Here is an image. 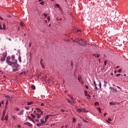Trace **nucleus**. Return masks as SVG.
Listing matches in <instances>:
<instances>
[{"label": "nucleus", "instance_id": "nucleus-1", "mask_svg": "<svg viewBox=\"0 0 128 128\" xmlns=\"http://www.w3.org/2000/svg\"><path fill=\"white\" fill-rule=\"evenodd\" d=\"M14 62H8L10 63V66H12V68L13 69V72H16L19 69H18V68L20 66L17 63L18 60H17L14 59Z\"/></svg>", "mask_w": 128, "mask_h": 128}, {"label": "nucleus", "instance_id": "nucleus-2", "mask_svg": "<svg viewBox=\"0 0 128 128\" xmlns=\"http://www.w3.org/2000/svg\"><path fill=\"white\" fill-rule=\"evenodd\" d=\"M109 88L111 90H110V93L117 92V90L113 88H112L111 87H110Z\"/></svg>", "mask_w": 128, "mask_h": 128}, {"label": "nucleus", "instance_id": "nucleus-3", "mask_svg": "<svg viewBox=\"0 0 128 128\" xmlns=\"http://www.w3.org/2000/svg\"><path fill=\"white\" fill-rule=\"evenodd\" d=\"M120 102H111L110 103V105H116L117 104H120Z\"/></svg>", "mask_w": 128, "mask_h": 128}, {"label": "nucleus", "instance_id": "nucleus-4", "mask_svg": "<svg viewBox=\"0 0 128 128\" xmlns=\"http://www.w3.org/2000/svg\"><path fill=\"white\" fill-rule=\"evenodd\" d=\"M10 56H8L6 58V62L9 65H10V63L8 61H10L9 60L10 59Z\"/></svg>", "mask_w": 128, "mask_h": 128}, {"label": "nucleus", "instance_id": "nucleus-5", "mask_svg": "<svg viewBox=\"0 0 128 128\" xmlns=\"http://www.w3.org/2000/svg\"><path fill=\"white\" fill-rule=\"evenodd\" d=\"M24 125H28L30 127H32V124L29 122H26L24 123Z\"/></svg>", "mask_w": 128, "mask_h": 128}, {"label": "nucleus", "instance_id": "nucleus-6", "mask_svg": "<svg viewBox=\"0 0 128 128\" xmlns=\"http://www.w3.org/2000/svg\"><path fill=\"white\" fill-rule=\"evenodd\" d=\"M6 112L4 111H3L2 113V116L1 120L2 121H3L4 120V118L5 116Z\"/></svg>", "mask_w": 128, "mask_h": 128}, {"label": "nucleus", "instance_id": "nucleus-7", "mask_svg": "<svg viewBox=\"0 0 128 128\" xmlns=\"http://www.w3.org/2000/svg\"><path fill=\"white\" fill-rule=\"evenodd\" d=\"M43 60V59L42 58H41L40 59V64L42 66V68H44V66L43 64V63L42 62V61Z\"/></svg>", "mask_w": 128, "mask_h": 128}, {"label": "nucleus", "instance_id": "nucleus-8", "mask_svg": "<svg viewBox=\"0 0 128 128\" xmlns=\"http://www.w3.org/2000/svg\"><path fill=\"white\" fill-rule=\"evenodd\" d=\"M7 53L6 52H5L3 53V55L2 56V57L3 58H6L7 56Z\"/></svg>", "mask_w": 128, "mask_h": 128}, {"label": "nucleus", "instance_id": "nucleus-9", "mask_svg": "<svg viewBox=\"0 0 128 128\" xmlns=\"http://www.w3.org/2000/svg\"><path fill=\"white\" fill-rule=\"evenodd\" d=\"M24 112V110H22L18 114V115H22L23 114Z\"/></svg>", "mask_w": 128, "mask_h": 128}, {"label": "nucleus", "instance_id": "nucleus-10", "mask_svg": "<svg viewBox=\"0 0 128 128\" xmlns=\"http://www.w3.org/2000/svg\"><path fill=\"white\" fill-rule=\"evenodd\" d=\"M4 120H6V121H8V114H6L5 118L4 119Z\"/></svg>", "mask_w": 128, "mask_h": 128}, {"label": "nucleus", "instance_id": "nucleus-11", "mask_svg": "<svg viewBox=\"0 0 128 128\" xmlns=\"http://www.w3.org/2000/svg\"><path fill=\"white\" fill-rule=\"evenodd\" d=\"M20 26L21 27H24L25 26V24L23 22L21 21L20 22Z\"/></svg>", "mask_w": 128, "mask_h": 128}, {"label": "nucleus", "instance_id": "nucleus-12", "mask_svg": "<svg viewBox=\"0 0 128 128\" xmlns=\"http://www.w3.org/2000/svg\"><path fill=\"white\" fill-rule=\"evenodd\" d=\"M92 55L98 58L100 56L99 54H93Z\"/></svg>", "mask_w": 128, "mask_h": 128}, {"label": "nucleus", "instance_id": "nucleus-13", "mask_svg": "<svg viewBox=\"0 0 128 128\" xmlns=\"http://www.w3.org/2000/svg\"><path fill=\"white\" fill-rule=\"evenodd\" d=\"M11 58L12 60V61H13L14 60L15 58V56L14 54H12L11 56Z\"/></svg>", "mask_w": 128, "mask_h": 128}, {"label": "nucleus", "instance_id": "nucleus-14", "mask_svg": "<svg viewBox=\"0 0 128 128\" xmlns=\"http://www.w3.org/2000/svg\"><path fill=\"white\" fill-rule=\"evenodd\" d=\"M40 121L42 124H45L46 122V121H45V120L44 121L42 118L40 120Z\"/></svg>", "mask_w": 128, "mask_h": 128}, {"label": "nucleus", "instance_id": "nucleus-15", "mask_svg": "<svg viewBox=\"0 0 128 128\" xmlns=\"http://www.w3.org/2000/svg\"><path fill=\"white\" fill-rule=\"evenodd\" d=\"M35 108L38 112H40L41 111H42L41 110L40 108Z\"/></svg>", "mask_w": 128, "mask_h": 128}, {"label": "nucleus", "instance_id": "nucleus-16", "mask_svg": "<svg viewBox=\"0 0 128 128\" xmlns=\"http://www.w3.org/2000/svg\"><path fill=\"white\" fill-rule=\"evenodd\" d=\"M49 116H49V114H47L46 115V118L45 120L46 121H47V120L48 119Z\"/></svg>", "mask_w": 128, "mask_h": 128}, {"label": "nucleus", "instance_id": "nucleus-17", "mask_svg": "<svg viewBox=\"0 0 128 128\" xmlns=\"http://www.w3.org/2000/svg\"><path fill=\"white\" fill-rule=\"evenodd\" d=\"M33 102H28L27 103V105H30L33 104Z\"/></svg>", "mask_w": 128, "mask_h": 128}, {"label": "nucleus", "instance_id": "nucleus-18", "mask_svg": "<svg viewBox=\"0 0 128 128\" xmlns=\"http://www.w3.org/2000/svg\"><path fill=\"white\" fill-rule=\"evenodd\" d=\"M3 27L2 28L3 30H4L6 29V24L5 23H4L3 24Z\"/></svg>", "mask_w": 128, "mask_h": 128}, {"label": "nucleus", "instance_id": "nucleus-19", "mask_svg": "<svg viewBox=\"0 0 128 128\" xmlns=\"http://www.w3.org/2000/svg\"><path fill=\"white\" fill-rule=\"evenodd\" d=\"M6 58H3V57H2V58L0 59V60L2 62H4Z\"/></svg>", "mask_w": 128, "mask_h": 128}, {"label": "nucleus", "instance_id": "nucleus-20", "mask_svg": "<svg viewBox=\"0 0 128 128\" xmlns=\"http://www.w3.org/2000/svg\"><path fill=\"white\" fill-rule=\"evenodd\" d=\"M74 42H76L79 44L80 43V42L78 40V38H76V40L73 41Z\"/></svg>", "mask_w": 128, "mask_h": 128}, {"label": "nucleus", "instance_id": "nucleus-21", "mask_svg": "<svg viewBox=\"0 0 128 128\" xmlns=\"http://www.w3.org/2000/svg\"><path fill=\"white\" fill-rule=\"evenodd\" d=\"M82 126V124L78 123V126L77 128H81V127Z\"/></svg>", "mask_w": 128, "mask_h": 128}, {"label": "nucleus", "instance_id": "nucleus-22", "mask_svg": "<svg viewBox=\"0 0 128 128\" xmlns=\"http://www.w3.org/2000/svg\"><path fill=\"white\" fill-rule=\"evenodd\" d=\"M77 111L79 112H80L82 111V109L78 108L77 109Z\"/></svg>", "mask_w": 128, "mask_h": 128}, {"label": "nucleus", "instance_id": "nucleus-23", "mask_svg": "<svg viewBox=\"0 0 128 128\" xmlns=\"http://www.w3.org/2000/svg\"><path fill=\"white\" fill-rule=\"evenodd\" d=\"M30 116H31L33 118H34L36 117V116L34 115L32 113L30 114Z\"/></svg>", "mask_w": 128, "mask_h": 128}, {"label": "nucleus", "instance_id": "nucleus-24", "mask_svg": "<svg viewBox=\"0 0 128 128\" xmlns=\"http://www.w3.org/2000/svg\"><path fill=\"white\" fill-rule=\"evenodd\" d=\"M36 125L38 126V127H40V126L42 125V124L40 123V122H39V123L38 124L37 123L36 124Z\"/></svg>", "mask_w": 128, "mask_h": 128}, {"label": "nucleus", "instance_id": "nucleus-25", "mask_svg": "<svg viewBox=\"0 0 128 128\" xmlns=\"http://www.w3.org/2000/svg\"><path fill=\"white\" fill-rule=\"evenodd\" d=\"M97 109L99 111V112L100 113H101L102 109H101V108H100V107H98L97 108Z\"/></svg>", "mask_w": 128, "mask_h": 128}, {"label": "nucleus", "instance_id": "nucleus-26", "mask_svg": "<svg viewBox=\"0 0 128 128\" xmlns=\"http://www.w3.org/2000/svg\"><path fill=\"white\" fill-rule=\"evenodd\" d=\"M80 45V46H84V47L86 46V44H84L82 43H80H80H79Z\"/></svg>", "mask_w": 128, "mask_h": 128}, {"label": "nucleus", "instance_id": "nucleus-27", "mask_svg": "<svg viewBox=\"0 0 128 128\" xmlns=\"http://www.w3.org/2000/svg\"><path fill=\"white\" fill-rule=\"evenodd\" d=\"M31 88L33 90H35L36 89V87L34 85H32V86Z\"/></svg>", "mask_w": 128, "mask_h": 128}, {"label": "nucleus", "instance_id": "nucleus-28", "mask_svg": "<svg viewBox=\"0 0 128 128\" xmlns=\"http://www.w3.org/2000/svg\"><path fill=\"white\" fill-rule=\"evenodd\" d=\"M18 60L20 62H22V60L21 59V57L20 56H19L18 57Z\"/></svg>", "mask_w": 128, "mask_h": 128}, {"label": "nucleus", "instance_id": "nucleus-29", "mask_svg": "<svg viewBox=\"0 0 128 128\" xmlns=\"http://www.w3.org/2000/svg\"><path fill=\"white\" fill-rule=\"evenodd\" d=\"M36 115V118L38 119L40 116L38 113H37Z\"/></svg>", "mask_w": 128, "mask_h": 128}, {"label": "nucleus", "instance_id": "nucleus-30", "mask_svg": "<svg viewBox=\"0 0 128 128\" xmlns=\"http://www.w3.org/2000/svg\"><path fill=\"white\" fill-rule=\"evenodd\" d=\"M95 105L97 106H99V103L98 102H96L94 103Z\"/></svg>", "mask_w": 128, "mask_h": 128}, {"label": "nucleus", "instance_id": "nucleus-31", "mask_svg": "<svg viewBox=\"0 0 128 128\" xmlns=\"http://www.w3.org/2000/svg\"><path fill=\"white\" fill-rule=\"evenodd\" d=\"M4 108H5V109L3 111H4L5 112H6V109H7L8 108V107L7 106V105H6H6L5 106Z\"/></svg>", "mask_w": 128, "mask_h": 128}, {"label": "nucleus", "instance_id": "nucleus-32", "mask_svg": "<svg viewBox=\"0 0 128 128\" xmlns=\"http://www.w3.org/2000/svg\"><path fill=\"white\" fill-rule=\"evenodd\" d=\"M44 1H42L41 2H40L39 3L40 4L42 5H44Z\"/></svg>", "mask_w": 128, "mask_h": 128}, {"label": "nucleus", "instance_id": "nucleus-33", "mask_svg": "<svg viewBox=\"0 0 128 128\" xmlns=\"http://www.w3.org/2000/svg\"><path fill=\"white\" fill-rule=\"evenodd\" d=\"M2 23L1 22L0 23V30H3L2 28Z\"/></svg>", "mask_w": 128, "mask_h": 128}, {"label": "nucleus", "instance_id": "nucleus-34", "mask_svg": "<svg viewBox=\"0 0 128 128\" xmlns=\"http://www.w3.org/2000/svg\"><path fill=\"white\" fill-rule=\"evenodd\" d=\"M118 73H122V70L121 69H120L118 70Z\"/></svg>", "mask_w": 128, "mask_h": 128}, {"label": "nucleus", "instance_id": "nucleus-35", "mask_svg": "<svg viewBox=\"0 0 128 128\" xmlns=\"http://www.w3.org/2000/svg\"><path fill=\"white\" fill-rule=\"evenodd\" d=\"M15 109L16 111H18L19 110V109L17 107L15 108Z\"/></svg>", "mask_w": 128, "mask_h": 128}, {"label": "nucleus", "instance_id": "nucleus-36", "mask_svg": "<svg viewBox=\"0 0 128 128\" xmlns=\"http://www.w3.org/2000/svg\"><path fill=\"white\" fill-rule=\"evenodd\" d=\"M55 5L58 8L60 7V5L58 4H55Z\"/></svg>", "mask_w": 128, "mask_h": 128}, {"label": "nucleus", "instance_id": "nucleus-37", "mask_svg": "<svg viewBox=\"0 0 128 128\" xmlns=\"http://www.w3.org/2000/svg\"><path fill=\"white\" fill-rule=\"evenodd\" d=\"M8 101H9L8 99L6 100V105H7L8 104Z\"/></svg>", "mask_w": 128, "mask_h": 128}, {"label": "nucleus", "instance_id": "nucleus-38", "mask_svg": "<svg viewBox=\"0 0 128 128\" xmlns=\"http://www.w3.org/2000/svg\"><path fill=\"white\" fill-rule=\"evenodd\" d=\"M67 100L69 103H70L71 104H72V103L69 99H68Z\"/></svg>", "mask_w": 128, "mask_h": 128}, {"label": "nucleus", "instance_id": "nucleus-39", "mask_svg": "<svg viewBox=\"0 0 128 128\" xmlns=\"http://www.w3.org/2000/svg\"><path fill=\"white\" fill-rule=\"evenodd\" d=\"M82 76H80V78H79V76H78V80H79V81L80 82V79H81L82 78Z\"/></svg>", "mask_w": 128, "mask_h": 128}, {"label": "nucleus", "instance_id": "nucleus-40", "mask_svg": "<svg viewBox=\"0 0 128 128\" xmlns=\"http://www.w3.org/2000/svg\"><path fill=\"white\" fill-rule=\"evenodd\" d=\"M99 86L100 87V88H101V87H102V84H101V83L100 82H99Z\"/></svg>", "mask_w": 128, "mask_h": 128}, {"label": "nucleus", "instance_id": "nucleus-41", "mask_svg": "<svg viewBox=\"0 0 128 128\" xmlns=\"http://www.w3.org/2000/svg\"><path fill=\"white\" fill-rule=\"evenodd\" d=\"M47 19L49 22H50V16H48L47 17Z\"/></svg>", "mask_w": 128, "mask_h": 128}, {"label": "nucleus", "instance_id": "nucleus-42", "mask_svg": "<svg viewBox=\"0 0 128 128\" xmlns=\"http://www.w3.org/2000/svg\"><path fill=\"white\" fill-rule=\"evenodd\" d=\"M5 97L6 98H10V96L8 95H6L5 96Z\"/></svg>", "mask_w": 128, "mask_h": 128}, {"label": "nucleus", "instance_id": "nucleus-43", "mask_svg": "<svg viewBox=\"0 0 128 128\" xmlns=\"http://www.w3.org/2000/svg\"><path fill=\"white\" fill-rule=\"evenodd\" d=\"M82 30H80L78 29L76 32H82Z\"/></svg>", "mask_w": 128, "mask_h": 128}, {"label": "nucleus", "instance_id": "nucleus-44", "mask_svg": "<svg viewBox=\"0 0 128 128\" xmlns=\"http://www.w3.org/2000/svg\"><path fill=\"white\" fill-rule=\"evenodd\" d=\"M76 119L74 117L73 118V122L74 123V122H75V121H76Z\"/></svg>", "mask_w": 128, "mask_h": 128}, {"label": "nucleus", "instance_id": "nucleus-45", "mask_svg": "<svg viewBox=\"0 0 128 128\" xmlns=\"http://www.w3.org/2000/svg\"><path fill=\"white\" fill-rule=\"evenodd\" d=\"M120 75V74H116V76L117 77L119 76Z\"/></svg>", "mask_w": 128, "mask_h": 128}, {"label": "nucleus", "instance_id": "nucleus-46", "mask_svg": "<svg viewBox=\"0 0 128 128\" xmlns=\"http://www.w3.org/2000/svg\"><path fill=\"white\" fill-rule=\"evenodd\" d=\"M12 116L14 120H16V118L15 116Z\"/></svg>", "mask_w": 128, "mask_h": 128}, {"label": "nucleus", "instance_id": "nucleus-47", "mask_svg": "<svg viewBox=\"0 0 128 128\" xmlns=\"http://www.w3.org/2000/svg\"><path fill=\"white\" fill-rule=\"evenodd\" d=\"M40 113L39 114V115L40 116H41V115H42L43 114V112L42 111H41L40 112Z\"/></svg>", "mask_w": 128, "mask_h": 128}, {"label": "nucleus", "instance_id": "nucleus-48", "mask_svg": "<svg viewBox=\"0 0 128 128\" xmlns=\"http://www.w3.org/2000/svg\"><path fill=\"white\" fill-rule=\"evenodd\" d=\"M107 64V61L106 60H105L104 61V66H106Z\"/></svg>", "mask_w": 128, "mask_h": 128}, {"label": "nucleus", "instance_id": "nucleus-49", "mask_svg": "<svg viewBox=\"0 0 128 128\" xmlns=\"http://www.w3.org/2000/svg\"><path fill=\"white\" fill-rule=\"evenodd\" d=\"M43 16H44L45 18H46L47 16V14L45 13H44L43 14Z\"/></svg>", "mask_w": 128, "mask_h": 128}, {"label": "nucleus", "instance_id": "nucleus-50", "mask_svg": "<svg viewBox=\"0 0 128 128\" xmlns=\"http://www.w3.org/2000/svg\"><path fill=\"white\" fill-rule=\"evenodd\" d=\"M36 110H34L33 111V113L34 114H35L36 115L37 114L36 113Z\"/></svg>", "mask_w": 128, "mask_h": 128}, {"label": "nucleus", "instance_id": "nucleus-51", "mask_svg": "<svg viewBox=\"0 0 128 128\" xmlns=\"http://www.w3.org/2000/svg\"><path fill=\"white\" fill-rule=\"evenodd\" d=\"M82 111H83V112H85V111H86V109L85 108H84L83 109H82Z\"/></svg>", "mask_w": 128, "mask_h": 128}, {"label": "nucleus", "instance_id": "nucleus-52", "mask_svg": "<svg viewBox=\"0 0 128 128\" xmlns=\"http://www.w3.org/2000/svg\"><path fill=\"white\" fill-rule=\"evenodd\" d=\"M25 109H26V110H29V108L28 107H25Z\"/></svg>", "mask_w": 128, "mask_h": 128}, {"label": "nucleus", "instance_id": "nucleus-53", "mask_svg": "<svg viewBox=\"0 0 128 128\" xmlns=\"http://www.w3.org/2000/svg\"><path fill=\"white\" fill-rule=\"evenodd\" d=\"M83 120L84 122H86V123H88V121H87V120H86L83 119Z\"/></svg>", "mask_w": 128, "mask_h": 128}, {"label": "nucleus", "instance_id": "nucleus-54", "mask_svg": "<svg viewBox=\"0 0 128 128\" xmlns=\"http://www.w3.org/2000/svg\"><path fill=\"white\" fill-rule=\"evenodd\" d=\"M35 121L38 122H39V120L38 119H36L35 120Z\"/></svg>", "mask_w": 128, "mask_h": 128}, {"label": "nucleus", "instance_id": "nucleus-55", "mask_svg": "<svg viewBox=\"0 0 128 128\" xmlns=\"http://www.w3.org/2000/svg\"><path fill=\"white\" fill-rule=\"evenodd\" d=\"M94 84L95 86H96V82L95 81H94Z\"/></svg>", "mask_w": 128, "mask_h": 128}, {"label": "nucleus", "instance_id": "nucleus-56", "mask_svg": "<svg viewBox=\"0 0 128 128\" xmlns=\"http://www.w3.org/2000/svg\"><path fill=\"white\" fill-rule=\"evenodd\" d=\"M12 97L11 98H10L9 99V101H10V102H11L12 100Z\"/></svg>", "mask_w": 128, "mask_h": 128}, {"label": "nucleus", "instance_id": "nucleus-57", "mask_svg": "<svg viewBox=\"0 0 128 128\" xmlns=\"http://www.w3.org/2000/svg\"><path fill=\"white\" fill-rule=\"evenodd\" d=\"M88 96L89 97L88 98L89 99H90L91 98V96L90 95H89L88 94Z\"/></svg>", "mask_w": 128, "mask_h": 128}, {"label": "nucleus", "instance_id": "nucleus-58", "mask_svg": "<svg viewBox=\"0 0 128 128\" xmlns=\"http://www.w3.org/2000/svg\"><path fill=\"white\" fill-rule=\"evenodd\" d=\"M29 47H30L31 46V42H30L29 44Z\"/></svg>", "mask_w": 128, "mask_h": 128}, {"label": "nucleus", "instance_id": "nucleus-59", "mask_svg": "<svg viewBox=\"0 0 128 128\" xmlns=\"http://www.w3.org/2000/svg\"><path fill=\"white\" fill-rule=\"evenodd\" d=\"M22 72H23V73L24 74H25L26 72L25 70H24Z\"/></svg>", "mask_w": 128, "mask_h": 128}, {"label": "nucleus", "instance_id": "nucleus-60", "mask_svg": "<svg viewBox=\"0 0 128 128\" xmlns=\"http://www.w3.org/2000/svg\"><path fill=\"white\" fill-rule=\"evenodd\" d=\"M71 65L72 67L73 66V62L72 61H71Z\"/></svg>", "mask_w": 128, "mask_h": 128}, {"label": "nucleus", "instance_id": "nucleus-61", "mask_svg": "<svg viewBox=\"0 0 128 128\" xmlns=\"http://www.w3.org/2000/svg\"><path fill=\"white\" fill-rule=\"evenodd\" d=\"M95 89H96V90H98V87L96 86H95Z\"/></svg>", "mask_w": 128, "mask_h": 128}, {"label": "nucleus", "instance_id": "nucleus-62", "mask_svg": "<svg viewBox=\"0 0 128 128\" xmlns=\"http://www.w3.org/2000/svg\"><path fill=\"white\" fill-rule=\"evenodd\" d=\"M7 16L8 18H12V16L10 15H8Z\"/></svg>", "mask_w": 128, "mask_h": 128}, {"label": "nucleus", "instance_id": "nucleus-63", "mask_svg": "<svg viewBox=\"0 0 128 128\" xmlns=\"http://www.w3.org/2000/svg\"><path fill=\"white\" fill-rule=\"evenodd\" d=\"M60 111H62V112H64V111H65V110H62V109H61L60 110Z\"/></svg>", "mask_w": 128, "mask_h": 128}, {"label": "nucleus", "instance_id": "nucleus-64", "mask_svg": "<svg viewBox=\"0 0 128 128\" xmlns=\"http://www.w3.org/2000/svg\"><path fill=\"white\" fill-rule=\"evenodd\" d=\"M84 92L85 93V94H88V93L87 91L86 90H84Z\"/></svg>", "mask_w": 128, "mask_h": 128}]
</instances>
